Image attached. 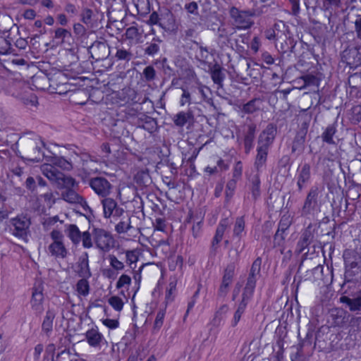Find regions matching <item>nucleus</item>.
<instances>
[{"label":"nucleus","mask_w":361,"mask_h":361,"mask_svg":"<svg viewBox=\"0 0 361 361\" xmlns=\"http://www.w3.org/2000/svg\"><path fill=\"white\" fill-rule=\"evenodd\" d=\"M277 134V126L269 123L260 133L257 139V155L255 160V167L257 172L262 171L266 167L267 156Z\"/></svg>","instance_id":"f257e3e1"},{"label":"nucleus","mask_w":361,"mask_h":361,"mask_svg":"<svg viewBox=\"0 0 361 361\" xmlns=\"http://www.w3.org/2000/svg\"><path fill=\"white\" fill-rule=\"evenodd\" d=\"M265 13L262 8H252L250 10L240 11L235 7L230 10V16L233 20V24L237 29L247 30L254 25L252 17H257Z\"/></svg>","instance_id":"f03ea898"},{"label":"nucleus","mask_w":361,"mask_h":361,"mask_svg":"<svg viewBox=\"0 0 361 361\" xmlns=\"http://www.w3.org/2000/svg\"><path fill=\"white\" fill-rule=\"evenodd\" d=\"M322 189L317 185L310 188L301 209V216L314 215L321 210Z\"/></svg>","instance_id":"7ed1b4c3"},{"label":"nucleus","mask_w":361,"mask_h":361,"mask_svg":"<svg viewBox=\"0 0 361 361\" xmlns=\"http://www.w3.org/2000/svg\"><path fill=\"white\" fill-rule=\"evenodd\" d=\"M126 119L137 128H142L150 134L158 130V124L156 118L149 116L143 113L130 110L126 113Z\"/></svg>","instance_id":"20e7f679"},{"label":"nucleus","mask_w":361,"mask_h":361,"mask_svg":"<svg viewBox=\"0 0 361 361\" xmlns=\"http://www.w3.org/2000/svg\"><path fill=\"white\" fill-rule=\"evenodd\" d=\"M30 219L27 216L19 215L10 220V231L15 237L27 242L30 235Z\"/></svg>","instance_id":"39448f33"},{"label":"nucleus","mask_w":361,"mask_h":361,"mask_svg":"<svg viewBox=\"0 0 361 361\" xmlns=\"http://www.w3.org/2000/svg\"><path fill=\"white\" fill-rule=\"evenodd\" d=\"M310 123V118L306 117L300 123L292 142L291 152L293 154L297 153L300 155L304 152Z\"/></svg>","instance_id":"423d86ee"},{"label":"nucleus","mask_w":361,"mask_h":361,"mask_svg":"<svg viewBox=\"0 0 361 361\" xmlns=\"http://www.w3.org/2000/svg\"><path fill=\"white\" fill-rule=\"evenodd\" d=\"M92 238L96 247L104 252L114 247L115 240L110 232L99 228L92 229Z\"/></svg>","instance_id":"0eeeda50"},{"label":"nucleus","mask_w":361,"mask_h":361,"mask_svg":"<svg viewBox=\"0 0 361 361\" xmlns=\"http://www.w3.org/2000/svg\"><path fill=\"white\" fill-rule=\"evenodd\" d=\"M50 237L53 240L48 247V250L51 255L56 258H66L68 251L63 243V234L60 231L54 229L50 233Z\"/></svg>","instance_id":"6e6552de"},{"label":"nucleus","mask_w":361,"mask_h":361,"mask_svg":"<svg viewBox=\"0 0 361 361\" xmlns=\"http://www.w3.org/2000/svg\"><path fill=\"white\" fill-rule=\"evenodd\" d=\"M84 183H87L94 192L101 197H106L111 192L113 185L105 178L97 176L90 178L85 180L83 179Z\"/></svg>","instance_id":"1a4fd4ad"},{"label":"nucleus","mask_w":361,"mask_h":361,"mask_svg":"<svg viewBox=\"0 0 361 361\" xmlns=\"http://www.w3.org/2000/svg\"><path fill=\"white\" fill-rule=\"evenodd\" d=\"M262 258L258 257L252 262L243 291L254 295L256 283L260 276Z\"/></svg>","instance_id":"9d476101"},{"label":"nucleus","mask_w":361,"mask_h":361,"mask_svg":"<svg viewBox=\"0 0 361 361\" xmlns=\"http://www.w3.org/2000/svg\"><path fill=\"white\" fill-rule=\"evenodd\" d=\"M256 132L257 125L252 120L245 123L243 129V143L246 154L254 147Z\"/></svg>","instance_id":"9b49d317"},{"label":"nucleus","mask_w":361,"mask_h":361,"mask_svg":"<svg viewBox=\"0 0 361 361\" xmlns=\"http://www.w3.org/2000/svg\"><path fill=\"white\" fill-rule=\"evenodd\" d=\"M104 216L106 219L112 217L115 220L125 214V210L119 207L115 200L106 197L102 200Z\"/></svg>","instance_id":"f8f14e48"},{"label":"nucleus","mask_w":361,"mask_h":361,"mask_svg":"<svg viewBox=\"0 0 361 361\" xmlns=\"http://www.w3.org/2000/svg\"><path fill=\"white\" fill-rule=\"evenodd\" d=\"M235 265L233 262L228 264L224 269L221 283L218 290L217 295L224 298L228 293L229 286L235 276Z\"/></svg>","instance_id":"ddd939ff"},{"label":"nucleus","mask_w":361,"mask_h":361,"mask_svg":"<svg viewBox=\"0 0 361 361\" xmlns=\"http://www.w3.org/2000/svg\"><path fill=\"white\" fill-rule=\"evenodd\" d=\"M91 57L95 61H102L110 55V47L106 42L95 41L88 49Z\"/></svg>","instance_id":"4468645a"},{"label":"nucleus","mask_w":361,"mask_h":361,"mask_svg":"<svg viewBox=\"0 0 361 361\" xmlns=\"http://www.w3.org/2000/svg\"><path fill=\"white\" fill-rule=\"evenodd\" d=\"M43 301V288L41 286H34L32 288V297L30 302L32 310L37 316L40 315L44 311Z\"/></svg>","instance_id":"2eb2a0df"},{"label":"nucleus","mask_w":361,"mask_h":361,"mask_svg":"<svg viewBox=\"0 0 361 361\" xmlns=\"http://www.w3.org/2000/svg\"><path fill=\"white\" fill-rule=\"evenodd\" d=\"M252 294L243 291L241 300L237 305L236 310L235 311L233 317L231 322V325L232 327L237 326L241 319L242 315L244 314L247 308V304L252 300Z\"/></svg>","instance_id":"dca6fc26"},{"label":"nucleus","mask_w":361,"mask_h":361,"mask_svg":"<svg viewBox=\"0 0 361 361\" xmlns=\"http://www.w3.org/2000/svg\"><path fill=\"white\" fill-rule=\"evenodd\" d=\"M291 225V221L288 217L283 216L278 225V229L274 236V243L275 247H283L285 243L286 231Z\"/></svg>","instance_id":"f3484780"},{"label":"nucleus","mask_w":361,"mask_h":361,"mask_svg":"<svg viewBox=\"0 0 361 361\" xmlns=\"http://www.w3.org/2000/svg\"><path fill=\"white\" fill-rule=\"evenodd\" d=\"M314 236V229L312 225L310 224L303 231L297 243L295 252L298 254L302 253L308 245L312 243Z\"/></svg>","instance_id":"a211bd4d"},{"label":"nucleus","mask_w":361,"mask_h":361,"mask_svg":"<svg viewBox=\"0 0 361 361\" xmlns=\"http://www.w3.org/2000/svg\"><path fill=\"white\" fill-rule=\"evenodd\" d=\"M356 250H345L343 253V258L345 261V276L353 277L355 275L353 269L357 267V256Z\"/></svg>","instance_id":"6ab92c4d"},{"label":"nucleus","mask_w":361,"mask_h":361,"mask_svg":"<svg viewBox=\"0 0 361 361\" xmlns=\"http://www.w3.org/2000/svg\"><path fill=\"white\" fill-rule=\"evenodd\" d=\"M298 177H297V185L298 190L301 192L306 184L311 178V167L307 163H305L302 165H300L298 168Z\"/></svg>","instance_id":"aec40b11"},{"label":"nucleus","mask_w":361,"mask_h":361,"mask_svg":"<svg viewBox=\"0 0 361 361\" xmlns=\"http://www.w3.org/2000/svg\"><path fill=\"white\" fill-rule=\"evenodd\" d=\"M76 273L81 278H90L92 274L89 267V259L87 252H84L79 257L76 264Z\"/></svg>","instance_id":"412c9836"},{"label":"nucleus","mask_w":361,"mask_h":361,"mask_svg":"<svg viewBox=\"0 0 361 361\" xmlns=\"http://www.w3.org/2000/svg\"><path fill=\"white\" fill-rule=\"evenodd\" d=\"M340 301L345 304L350 311H359L361 310V290L357 291L355 294L350 295H342Z\"/></svg>","instance_id":"4be33fe9"},{"label":"nucleus","mask_w":361,"mask_h":361,"mask_svg":"<svg viewBox=\"0 0 361 361\" xmlns=\"http://www.w3.org/2000/svg\"><path fill=\"white\" fill-rule=\"evenodd\" d=\"M360 51L361 44L356 45L354 49L345 50L343 51V58L345 59L348 65L357 66L358 64L361 63Z\"/></svg>","instance_id":"5701e85b"},{"label":"nucleus","mask_w":361,"mask_h":361,"mask_svg":"<svg viewBox=\"0 0 361 361\" xmlns=\"http://www.w3.org/2000/svg\"><path fill=\"white\" fill-rule=\"evenodd\" d=\"M341 6V0H323L322 10L329 20V23L336 16V11Z\"/></svg>","instance_id":"b1692460"},{"label":"nucleus","mask_w":361,"mask_h":361,"mask_svg":"<svg viewBox=\"0 0 361 361\" xmlns=\"http://www.w3.org/2000/svg\"><path fill=\"white\" fill-rule=\"evenodd\" d=\"M85 335L88 344L93 348L99 347L104 341L103 335L99 331L97 326L89 329Z\"/></svg>","instance_id":"393cba45"},{"label":"nucleus","mask_w":361,"mask_h":361,"mask_svg":"<svg viewBox=\"0 0 361 361\" xmlns=\"http://www.w3.org/2000/svg\"><path fill=\"white\" fill-rule=\"evenodd\" d=\"M28 147L30 150L31 154L33 155H35L36 154L37 156H35L32 158H28L27 159L32 161H39L40 160L39 155L42 154V147H44V143L41 140V138L38 136H36V139L31 140L27 143Z\"/></svg>","instance_id":"a878e982"},{"label":"nucleus","mask_w":361,"mask_h":361,"mask_svg":"<svg viewBox=\"0 0 361 361\" xmlns=\"http://www.w3.org/2000/svg\"><path fill=\"white\" fill-rule=\"evenodd\" d=\"M233 32H230L225 28L219 29L217 43L221 49L233 47Z\"/></svg>","instance_id":"bb28decb"},{"label":"nucleus","mask_w":361,"mask_h":361,"mask_svg":"<svg viewBox=\"0 0 361 361\" xmlns=\"http://www.w3.org/2000/svg\"><path fill=\"white\" fill-rule=\"evenodd\" d=\"M281 39L282 42L280 44L278 42L276 44V47L280 52L282 54L295 52L294 49L296 45V41L290 35H285Z\"/></svg>","instance_id":"cd10ccee"},{"label":"nucleus","mask_w":361,"mask_h":361,"mask_svg":"<svg viewBox=\"0 0 361 361\" xmlns=\"http://www.w3.org/2000/svg\"><path fill=\"white\" fill-rule=\"evenodd\" d=\"M54 183L60 190L73 188L78 185V183L75 178L70 176H66L61 172L58 174Z\"/></svg>","instance_id":"c85d7f7f"},{"label":"nucleus","mask_w":361,"mask_h":361,"mask_svg":"<svg viewBox=\"0 0 361 361\" xmlns=\"http://www.w3.org/2000/svg\"><path fill=\"white\" fill-rule=\"evenodd\" d=\"M194 116L191 111H180L173 116L172 120L178 127H183L186 123L193 121Z\"/></svg>","instance_id":"c756f323"},{"label":"nucleus","mask_w":361,"mask_h":361,"mask_svg":"<svg viewBox=\"0 0 361 361\" xmlns=\"http://www.w3.org/2000/svg\"><path fill=\"white\" fill-rule=\"evenodd\" d=\"M56 317V313L53 310H48L46 312V315L44 317L42 324V331L47 336H49L53 330V322Z\"/></svg>","instance_id":"7c9ffc66"},{"label":"nucleus","mask_w":361,"mask_h":361,"mask_svg":"<svg viewBox=\"0 0 361 361\" xmlns=\"http://www.w3.org/2000/svg\"><path fill=\"white\" fill-rule=\"evenodd\" d=\"M18 98L25 106H36L38 104L37 97L30 89L20 93Z\"/></svg>","instance_id":"2f4dec72"},{"label":"nucleus","mask_w":361,"mask_h":361,"mask_svg":"<svg viewBox=\"0 0 361 361\" xmlns=\"http://www.w3.org/2000/svg\"><path fill=\"white\" fill-rule=\"evenodd\" d=\"M319 333L317 334L314 338V332L312 331H308L306 334L305 338L301 341L299 343V349L303 348H311L314 349L316 346V343L319 341Z\"/></svg>","instance_id":"473e14b6"},{"label":"nucleus","mask_w":361,"mask_h":361,"mask_svg":"<svg viewBox=\"0 0 361 361\" xmlns=\"http://www.w3.org/2000/svg\"><path fill=\"white\" fill-rule=\"evenodd\" d=\"M249 190L251 192L252 198L256 200L261 195L260 178L258 173L252 175L249 179Z\"/></svg>","instance_id":"72a5a7b5"},{"label":"nucleus","mask_w":361,"mask_h":361,"mask_svg":"<svg viewBox=\"0 0 361 361\" xmlns=\"http://www.w3.org/2000/svg\"><path fill=\"white\" fill-rule=\"evenodd\" d=\"M135 180L137 187L141 190L147 189L152 183L149 173L144 171L137 173L135 176Z\"/></svg>","instance_id":"f704fd0d"},{"label":"nucleus","mask_w":361,"mask_h":361,"mask_svg":"<svg viewBox=\"0 0 361 361\" xmlns=\"http://www.w3.org/2000/svg\"><path fill=\"white\" fill-rule=\"evenodd\" d=\"M163 41L159 37H154L151 42L145 44L144 54L147 56H154L160 51V44Z\"/></svg>","instance_id":"c9c22d12"},{"label":"nucleus","mask_w":361,"mask_h":361,"mask_svg":"<svg viewBox=\"0 0 361 361\" xmlns=\"http://www.w3.org/2000/svg\"><path fill=\"white\" fill-rule=\"evenodd\" d=\"M119 219L120 221L115 226V231L119 234L127 233L132 228L130 216L126 212Z\"/></svg>","instance_id":"e433bc0d"},{"label":"nucleus","mask_w":361,"mask_h":361,"mask_svg":"<svg viewBox=\"0 0 361 361\" xmlns=\"http://www.w3.org/2000/svg\"><path fill=\"white\" fill-rule=\"evenodd\" d=\"M262 100L260 98H254L246 104H244L241 111L247 114H252L260 110Z\"/></svg>","instance_id":"4c0bfd02"},{"label":"nucleus","mask_w":361,"mask_h":361,"mask_svg":"<svg viewBox=\"0 0 361 361\" xmlns=\"http://www.w3.org/2000/svg\"><path fill=\"white\" fill-rule=\"evenodd\" d=\"M211 76L214 82L218 85V90L223 87V81L225 78V75L222 72L221 68L219 65L215 64L211 70Z\"/></svg>","instance_id":"58836bf2"},{"label":"nucleus","mask_w":361,"mask_h":361,"mask_svg":"<svg viewBox=\"0 0 361 361\" xmlns=\"http://www.w3.org/2000/svg\"><path fill=\"white\" fill-rule=\"evenodd\" d=\"M65 232L73 244L76 245L80 242L82 233L75 224L68 225Z\"/></svg>","instance_id":"ea45409f"},{"label":"nucleus","mask_w":361,"mask_h":361,"mask_svg":"<svg viewBox=\"0 0 361 361\" xmlns=\"http://www.w3.org/2000/svg\"><path fill=\"white\" fill-rule=\"evenodd\" d=\"M51 163L55 166L65 171H71L73 169L72 163L63 157L54 155L50 158Z\"/></svg>","instance_id":"a19ab883"},{"label":"nucleus","mask_w":361,"mask_h":361,"mask_svg":"<svg viewBox=\"0 0 361 361\" xmlns=\"http://www.w3.org/2000/svg\"><path fill=\"white\" fill-rule=\"evenodd\" d=\"M357 76V73L350 75L346 82V85H348L349 87V89H347V93L352 99L361 97V90L356 85H353L352 82V80Z\"/></svg>","instance_id":"79ce46f5"},{"label":"nucleus","mask_w":361,"mask_h":361,"mask_svg":"<svg viewBox=\"0 0 361 361\" xmlns=\"http://www.w3.org/2000/svg\"><path fill=\"white\" fill-rule=\"evenodd\" d=\"M249 41H250V35L244 34L240 35L237 38L233 37V46L235 45L236 49L241 52L245 50L244 45H246L247 47H249Z\"/></svg>","instance_id":"37998d69"},{"label":"nucleus","mask_w":361,"mask_h":361,"mask_svg":"<svg viewBox=\"0 0 361 361\" xmlns=\"http://www.w3.org/2000/svg\"><path fill=\"white\" fill-rule=\"evenodd\" d=\"M80 196L73 188L65 190L61 192V198L71 204H77Z\"/></svg>","instance_id":"c03bdc74"},{"label":"nucleus","mask_w":361,"mask_h":361,"mask_svg":"<svg viewBox=\"0 0 361 361\" xmlns=\"http://www.w3.org/2000/svg\"><path fill=\"white\" fill-rule=\"evenodd\" d=\"M42 173L51 181L54 182L58 174L60 173L54 166L51 163L50 164H44L42 167Z\"/></svg>","instance_id":"a18cd8bd"},{"label":"nucleus","mask_w":361,"mask_h":361,"mask_svg":"<svg viewBox=\"0 0 361 361\" xmlns=\"http://www.w3.org/2000/svg\"><path fill=\"white\" fill-rule=\"evenodd\" d=\"M275 32L278 34V38L282 39L285 35H290L288 26L282 20H277L273 25Z\"/></svg>","instance_id":"49530a36"},{"label":"nucleus","mask_w":361,"mask_h":361,"mask_svg":"<svg viewBox=\"0 0 361 361\" xmlns=\"http://www.w3.org/2000/svg\"><path fill=\"white\" fill-rule=\"evenodd\" d=\"M336 132L334 125H329L326 127L324 133L322 134V140L329 145L335 144L333 137Z\"/></svg>","instance_id":"de8ad7c7"},{"label":"nucleus","mask_w":361,"mask_h":361,"mask_svg":"<svg viewBox=\"0 0 361 361\" xmlns=\"http://www.w3.org/2000/svg\"><path fill=\"white\" fill-rule=\"evenodd\" d=\"M165 16L167 18V22L162 21V23H159V26L166 31H172L176 29L175 18L173 13L170 11H168Z\"/></svg>","instance_id":"09e8293b"},{"label":"nucleus","mask_w":361,"mask_h":361,"mask_svg":"<svg viewBox=\"0 0 361 361\" xmlns=\"http://www.w3.org/2000/svg\"><path fill=\"white\" fill-rule=\"evenodd\" d=\"M116 53L115 57L118 61H129L133 59V53L130 51V49H125L123 47H116Z\"/></svg>","instance_id":"8fccbe9b"},{"label":"nucleus","mask_w":361,"mask_h":361,"mask_svg":"<svg viewBox=\"0 0 361 361\" xmlns=\"http://www.w3.org/2000/svg\"><path fill=\"white\" fill-rule=\"evenodd\" d=\"M88 278H81L76 284V290L83 296H86L90 293V285L87 281Z\"/></svg>","instance_id":"3c124183"},{"label":"nucleus","mask_w":361,"mask_h":361,"mask_svg":"<svg viewBox=\"0 0 361 361\" xmlns=\"http://www.w3.org/2000/svg\"><path fill=\"white\" fill-rule=\"evenodd\" d=\"M245 219L243 216L238 217L235 220L233 227V236L238 238L239 239L242 237V233L245 229Z\"/></svg>","instance_id":"603ef678"},{"label":"nucleus","mask_w":361,"mask_h":361,"mask_svg":"<svg viewBox=\"0 0 361 361\" xmlns=\"http://www.w3.org/2000/svg\"><path fill=\"white\" fill-rule=\"evenodd\" d=\"M209 91L210 90L207 87L199 85L192 89V93L200 94L202 100L207 102L209 104H213L212 99L208 97L207 96V92H209Z\"/></svg>","instance_id":"864d4df0"},{"label":"nucleus","mask_w":361,"mask_h":361,"mask_svg":"<svg viewBox=\"0 0 361 361\" xmlns=\"http://www.w3.org/2000/svg\"><path fill=\"white\" fill-rule=\"evenodd\" d=\"M126 263L130 267V268L134 271L136 268V263L138 260V256L135 251L128 250L126 252Z\"/></svg>","instance_id":"5fc2aeb1"},{"label":"nucleus","mask_w":361,"mask_h":361,"mask_svg":"<svg viewBox=\"0 0 361 361\" xmlns=\"http://www.w3.org/2000/svg\"><path fill=\"white\" fill-rule=\"evenodd\" d=\"M237 181L238 180H235V178H231L226 183L225 194L226 200L227 202H228L233 196L234 191L236 188Z\"/></svg>","instance_id":"6e6d98bb"},{"label":"nucleus","mask_w":361,"mask_h":361,"mask_svg":"<svg viewBox=\"0 0 361 361\" xmlns=\"http://www.w3.org/2000/svg\"><path fill=\"white\" fill-rule=\"evenodd\" d=\"M71 37V33L69 30L59 27L54 30V39H60L61 42H64L66 38Z\"/></svg>","instance_id":"4d7b16f0"},{"label":"nucleus","mask_w":361,"mask_h":361,"mask_svg":"<svg viewBox=\"0 0 361 361\" xmlns=\"http://www.w3.org/2000/svg\"><path fill=\"white\" fill-rule=\"evenodd\" d=\"M229 224L230 223L228 218L222 219L217 226L215 235L223 238L224 232L228 227Z\"/></svg>","instance_id":"13d9d810"},{"label":"nucleus","mask_w":361,"mask_h":361,"mask_svg":"<svg viewBox=\"0 0 361 361\" xmlns=\"http://www.w3.org/2000/svg\"><path fill=\"white\" fill-rule=\"evenodd\" d=\"M110 305L116 311H121L123 307V302L118 296H111L109 300Z\"/></svg>","instance_id":"bf43d9fd"},{"label":"nucleus","mask_w":361,"mask_h":361,"mask_svg":"<svg viewBox=\"0 0 361 361\" xmlns=\"http://www.w3.org/2000/svg\"><path fill=\"white\" fill-rule=\"evenodd\" d=\"M302 80L305 85L307 86H318L319 84V78L312 74H307L302 76Z\"/></svg>","instance_id":"052dcab7"},{"label":"nucleus","mask_w":361,"mask_h":361,"mask_svg":"<svg viewBox=\"0 0 361 361\" xmlns=\"http://www.w3.org/2000/svg\"><path fill=\"white\" fill-rule=\"evenodd\" d=\"M51 361H72L71 353L69 349H64L59 353L54 359Z\"/></svg>","instance_id":"680f3d73"},{"label":"nucleus","mask_w":361,"mask_h":361,"mask_svg":"<svg viewBox=\"0 0 361 361\" xmlns=\"http://www.w3.org/2000/svg\"><path fill=\"white\" fill-rule=\"evenodd\" d=\"M92 232L85 231L81 233V240L85 248H90L93 246L92 240Z\"/></svg>","instance_id":"e2e57ef3"},{"label":"nucleus","mask_w":361,"mask_h":361,"mask_svg":"<svg viewBox=\"0 0 361 361\" xmlns=\"http://www.w3.org/2000/svg\"><path fill=\"white\" fill-rule=\"evenodd\" d=\"M142 74L147 82H151L156 78V71L152 66L145 67L143 70Z\"/></svg>","instance_id":"0e129e2a"},{"label":"nucleus","mask_w":361,"mask_h":361,"mask_svg":"<svg viewBox=\"0 0 361 361\" xmlns=\"http://www.w3.org/2000/svg\"><path fill=\"white\" fill-rule=\"evenodd\" d=\"M92 14L93 11L92 9L88 8H83L80 15L82 22L86 25L91 24Z\"/></svg>","instance_id":"69168bd1"},{"label":"nucleus","mask_w":361,"mask_h":361,"mask_svg":"<svg viewBox=\"0 0 361 361\" xmlns=\"http://www.w3.org/2000/svg\"><path fill=\"white\" fill-rule=\"evenodd\" d=\"M353 23L356 37L358 39L361 40V10H358V13L355 15Z\"/></svg>","instance_id":"338daca9"},{"label":"nucleus","mask_w":361,"mask_h":361,"mask_svg":"<svg viewBox=\"0 0 361 361\" xmlns=\"http://www.w3.org/2000/svg\"><path fill=\"white\" fill-rule=\"evenodd\" d=\"M109 259L110 262V265L113 267L114 269L116 271H121L124 269L123 262L118 260V259L114 255H109Z\"/></svg>","instance_id":"774afa93"}]
</instances>
